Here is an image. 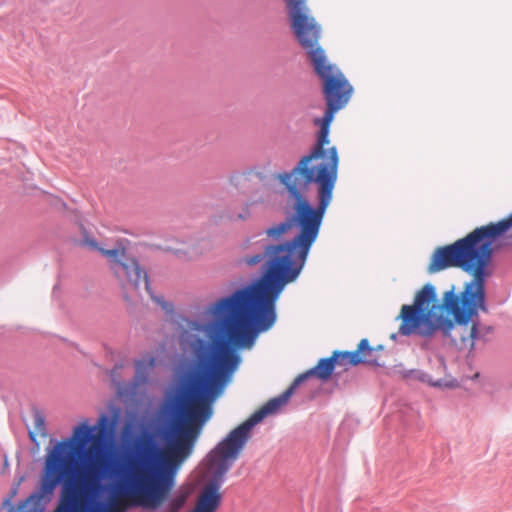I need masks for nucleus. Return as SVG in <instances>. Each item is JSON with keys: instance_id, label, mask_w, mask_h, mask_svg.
I'll return each instance as SVG.
<instances>
[{"instance_id": "6e6552de", "label": "nucleus", "mask_w": 512, "mask_h": 512, "mask_svg": "<svg viewBox=\"0 0 512 512\" xmlns=\"http://www.w3.org/2000/svg\"><path fill=\"white\" fill-rule=\"evenodd\" d=\"M156 359L151 354H146L134 361L135 375L132 381L119 384L118 393L123 397H134L140 386L146 384L149 375L155 366Z\"/></svg>"}, {"instance_id": "f3484780", "label": "nucleus", "mask_w": 512, "mask_h": 512, "mask_svg": "<svg viewBox=\"0 0 512 512\" xmlns=\"http://www.w3.org/2000/svg\"><path fill=\"white\" fill-rule=\"evenodd\" d=\"M249 215H250V211H249L248 206H246L243 213L238 214L237 217H235V218L240 219V220H245L249 217Z\"/></svg>"}, {"instance_id": "4468645a", "label": "nucleus", "mask_w": 512, "mask_h": 512, "mask_svg": "<svg viewBox=\"0 0 512 512\" xmlns=\"http://www.w3.org/2000/svg\"><path fill=\"white\" fill-rule=\"evenodd\" d=\"M474 315L469 321H472V326L470 328L468 336L461 335V341L466 342L467 340L471 341V346H474L476 340L480 339L482 336L489 334L493 331L491 326H481L478 320V312Z\"/></svg>"}, {"instance_id": "423d86ee", "label": "nucleus", "mask_w": 512, "mask_h": 512, "mask_svg": "<svg viewBox=\"0 0 512 512\" xmlns=\"http://www.w3.org/2000/svg\"><path fill=\"white\" fill-rule=\"evenodd\" d=\"M98 252L106 256L112 263V269L116 277L121 281L123 289L137 290L143 282L146 291L152 299L158 303L164 310L172 311L173 305L166 302L163 297H154L150 291L147 272L141 268L138 261L134 258L125 257V249L122 245L116 243L112 248L106 249L98 243Z\"/></svg>"}, {"instance_id": "ddd939ff", "label": "nucleus", "mask_w": 512, "mask_h": 512, "mask_svg": "<svg viewBox=\"0 0 512 512\" xmlns=\"http://www.w3.org/2000/svg\"><path fill=\"white\" fill-rule=\"evenodd\" d=\"M47 436L45 417L39 411L34 413L33 429L29 431V437L36 446V451L40 448V439H44Z\"/></svg>"}, {"instance_id": "dca6fc26", "label": "nucleus", "mask_w": 512, "mask_h": 512, "mask_svg": "<svg viewBox=\"0 0 512 512\" xmlns=\"http://www.w3.org/2000/svg\"><path fill=\"white\" fill-rule=\"evenodd\" d=\"M293 227L290 218L286 220L274 224L271 227L265 230V234L268 238L278 241L282 238L284 234H286Z\"/></svg>"}, {"instance_id": "f03ea898", "label": "nucleus", "mask_w": 512, "mask_h": 512, "mask_svg": "<svg viewBox=\"0 0 512 512\" xmlns=\"http://www.w3.org/2000/svg\"><path fill=\"white\" fill-rule=\"evenodd\" d=\"M229 381L196 360L182 377L174 394L165 401L167 417L163 436L165 452L147 430L123 440L122 456L106 472L100 460V445L108 419L98 417V512H125L129 507L157 510L176 485L179 463L191 453L204 424L212 417L213 403Z\"/></svg>"}, {"instance_id": "20e7f679", "label": "nucleus", "mask_w": 512, "mask_h": 512, "mask_svg": "<svg viewBox=\"0 0 512 512\" xmlns=\"http://www.w3.org/2000/svg\"><path fill=\"white\" fill-rule=\"evenodd\" d=\"M320 33L321 28H318L313 34L306 35V43L303 40L298 42L306 51L315 73L323 81V93L327 103L324 116L315 120V123L320 126V131L311 151L327 154L328 149L324 146L329 143L330 123L334 114L349 101L353 88L335 66L327 63L325 52L318 44Z\"/></svg>"}, {"instance_id": "a211bd4d", "label": "nucleus", "mask_w": 512, "mask_h": 512, "mask_svg": "<svg viewBox=\"0 0 512 512\" xmlns=\"http://www.w3.org/2000/svg\"><path fill=\"white\" fill-rule=\"evenodd\" d=\"M419 378H420L421 381H424V382L428 381V379H427L428 375L427 374L422 373L421 377H419Z\"/></svg>"}, {"instance_id": "0eeeda50", "label": "nucleus", "mask_w": 512, "mask_h": 512, "mask_svg": "<svg viewBox=\"0 0 512 512\" xmlns=\"http://www.w3.org/2000/svg\"><path fill=\"white\" fill-rule=\"evenodd\" d=\"M291 28L298 41L306 43V35L320 28L315 19L308 14L305 0H286Z\"/></svg>"}, {"instance_id": "f257e3e1", "label": "nucleus", "mask_w": 512, "mask_h": 512, "mask_svg": "<svg viewBox=\"0 0 512 512\" xmlns=\"http://www.w3.org/2000/svg\"><path fill=\"white\" fill-rule=\"evenodd\" d=\"M336 147L327 154L310 151L290 172L277 175L292 201V225L298 233L288 241L266 245L244 258L255 266L265 261V272L256 282L222 298L208 308L218 317L213 344L198 340L196 360L230 381L241 358L236 348H251L259 333L276 322V300L286 284L297 279L316 241L337 181Z\"/></svg>"}, {"instance_id": "f8f14e48", "label": "nucleus", "mask_w": 512, "mask_h": 512, "mask_svg": "<svg viewBox=\"0 0 512 512\" xmlns=\"http://www.w3.org/2000/svg\"><path fill=\"white\" fill-rule=\"evenodd\" d=\"M189 493L184 490H178L167 496V500L160 506L163 507L160 512H180L188 501Z\"/></svg>"}, {"instance_id": "39448f33", "label": "nucleus", "mask_w": 512, "mask_h": 512, "mask_svg": "<svg viewBox=\"0 0 512 512\" xmlns=\"http://www.w3.org/2000/svg\"><path fill=\"white\" fill-rule=\"evenodd\" d=\"M302 378L303 376H297L288 389L279 396L270 399L246 421L233 429L209 454L212 479L202 490L208 488L214 489L219 498V505H221L222 502L220 487L224 481L225 475L248 442L251 429L266 416L276 413L284 406L293 395L295 389L302 383Z\"/></svg>"}, {"instance_id": "1a4fd4ad", "label": "nucleus", "mask_w": 512, "mask_h": 512, "mask_svg": "<svg viewBox=\"0 0 512 512\" xmlns=\"http://www.w3.org/2000/svg\"><path fill=\"white\" fill-rule=\"evenodd\" d=\"M331 357H336L335 366H342L347 369L348 366H356L358 364H375L374 349L370 347L368 339H362L358 344V348L353 352L335 351Z\"/></svg>"}, {"instance_id": "9d476101", "label": "nucleus", "mask_w": 512, "mask_h": 512, "mask_svg": "<svg viewBox=\"0 0 512 512\" xmlns=\"http://www.w3.org/2000/svg\"><path fill=\"white\" fill-rule=\"evenodd\" d=\"M335 360L336 357L322 358L318 361V364L312 369L308 370L305 373L300 374L299 376H303L302 383L307 380L310 376H315L322 381L328 380L335 368Z\"/></svg>"}, {"instance_id": "7ed1b4c3", "label": "nucleus", "mask_w": 512, "mask_h": 512, "mask_svg": "<svg viewBox=\"0 0 512 512\" xmlns=\"http://www.w3.org/2000/svg\"><path fill=\"white\" fill-rule=\"evenodd\" d=\"M505 234L512 238V214L499 222L477 227L453 244L438 247L431 257L429 273L458 267L473 274L474 278L465 285L460 296L455 294L454 287L447 291L442 305L434 304L435 288L426 284L415 295L413 305L401 307L398 318L402 322L398 333L402 336L430 338L441 331L445 337H449L456 325L467 326L478 310L488 312L485 281L489 275L487 267L493 256L492 244Z\"/></svg>"}, {"instance_id": "9b49d317", "label": "nucleus", "mask_w": 512, "mask_h": 512, "mask_svg": "<svg viewBox=\"0 0 512 512\" xmlns=\"http://www.w3.org/2000/svg\"><path fill=\"white\" fill-rule=\"evenodd\" d=\"M219 507V498L215 490L208 488L200 492L191 512H216Z\"/></svg>"}, {"instance_id": "2eb2a0df", "label": "nucleus", "mask_w": 512, "mask_h": 512, "mask_svg": "<svg viewBox=\"0 0 512 512\" xmlns=\"http://www.w3.org/2000/svg\"><path fill=\"white\" fill-rule=\"evenodd\" d=\"M78 230L81 234L79 238L74 239L75 245L94 251L96 249V241L94 240L93 232L90 225H86L84 221L78 223Z\"/></svg>"}]
</instances>
